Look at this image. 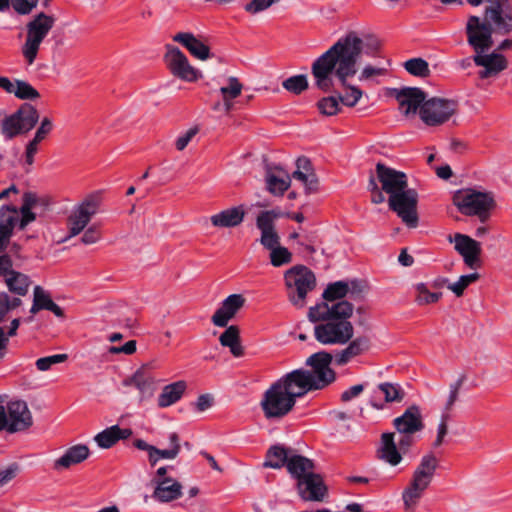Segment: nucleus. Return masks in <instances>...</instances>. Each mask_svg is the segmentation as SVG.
<instances>
[{"label":"nucleus","mask_w":512,"mask_h":512,"mask_svg":"<svg viewBox=\"0 0 512 512\" xmlns=\"http://www.w3.org/2000/svg\"><path fill=\"white\" fill-rule=\"evenodd\" d=\"M378 48L379 42L373 37L363 40L356 32L347 33L312 63L311 73L315 86L323 92H328L334 87L336 78L343 87L350 90L344 96L339 94L341 103L354 107L362 97V90L348 85L347 81L356 75L357 62L361 54L365 52L373 55Z\"/></svg>","instance_id":"obj_1"},{"label":"nucleus","mask_w":512,"mask_h":512,"mask_svg":"<svg viewBox=\"0 0 512 512\" xmlns=\"http://www.w3.org/2000/svg\"><path fill=\"white\" fill-rule=\"evenodd\" d=\"M487 3L483 20L476 15L468 17L465 27L467 42L490 43L493 33L504 36L512 32V5L509 0H487Z\"/></svg>","instance_id":"obj_2"},{"label":"nucleus","mask_w":512,"mask_h":512,"mask_svg":"<svg viewBox=\"0 0 512 512\" xmlns=\"http://www.w3.org/2000/svg\"><path fill=\"white\" fill-rule=\"evenodd\" d=\"M437 467L438 460L432 453L421 458L420 463L412 475L410 484L402 493L406 510H411L415 507L424 491L431 484Z\"/></svg>","instance_id":"obj_3"},{"label":"nucleus","mask_w":512,"mask_h":512,"mask_svg":"<svg viewBox=\"0 0 512 512\" xmlns=\"http://www.w3.org/2000/svg\"><path fill=\"white\" fill-rule=\"evenodd\" d=\"M454 205L466 216H477L480 222L485 223L495 207L493 195L489 192H480L474 189L458 191L453 197Z\"/></svg>","instance_id":"obj_4"},{"label":"nucleus","mask_w":512,"mask_h":512,"mask_svg":"<svg viewBox=\"0 0 512 512\" xmlns=\"http://www.w3.org/2000/svg\"><path fill=\"white\" fill-rule=\"evenodd\" d=\"M296 401L295 395L277 380L264 392L260 407L267 419H280L293 410Z\"/></svg>","instance_id":"obj_5"},{"label":"nucleus","mask_w":512,"mask_h":512,"mask_svg":"<svg viewBox=\"0 0 512 512\" xmlns=\"http://www.w3.org/2000/svg\"><path fill=\"white\" fill-rule=\"evenodd\" d=\"M289 289V300L293 305L303 307L308 292L316 286L315 274L306 266L296 265L285 272Z\"/></svg>","instance_id":"obj_6"},{"label":"nucleus","mask_w":512,"mask_h":512,"mask_svg":"<svg viewBox=\"0 0 512 512\" xmlns=\"http://www.w3.org/2000/svg\"><path fill=\"white\" fill-rule=\"evenodd\" d=\"M468 44L475 53L473 55V62L475 65L482 67L478 72L479 78H495L508 67V61L501 53L497 51L488 53L493 47L494 41H490V43L481 42L479 44L468 42Z\"/></svg>","instance_id":"obj_7"},{"label":"nucleus","mask_w":512,"mask_h":512,"mask_svg":"<svg viewBox=\"0 0 512 512\" xmlns=\"http://www.w3.org/2000/svg\"><path fill=\"white\" fill-rule=\"evenodd\" d=\"M55 19L41 12L27 24L26 40L22 47V53L28 64H33L41 43L53 28Z\"/></svg>","instance_id":"obj_8"},{"label":"nucleus","mask_w":512,"mask_h":512,"mask_svg":"<svg viewBox=\"0 0 512 512\" xmlns=\"http://www.w3.org/2000/svg\"><path fill=\"white\" fill-rule=\"evenodd\" d=\"M325 323L314 327L315 339L323 345L347 344L354 334V328L350 321H338L335 319L323 320Z\"/></svg>","instance_id":"obj_9"},{"label":"nucleus","mask_w":512,"mask_h":512,"mask_svg":"<svg viewBox=\"0 0 512 512\" xmlns=\"http://www.w3.org/2000/svg\"><path fill=\"white\" fill-rule=\"evenodd\" d=\"M417 204L418 193L413 188H407L388 198L389 208L409 228H416L418 226Z\"/></svg>","instance_id":"obj_10"},{"label":"nucleus","mask_w":512,"mask_h":512,"mask_svg":"<svg viewBox=\"0 0 512 512\" xmlns=\"http://www.w3.org/2000/svg\"><path fill=\"white\" fill-rule=\"evenodd\" d=\"M458 104L454 100L433 97L421 106L419 115L428 126H438L447 122L457 111Z\"/></svg>","instance_id":"obj_11"},{"label":"nucleus","mask_w":512,"mask_h":512,"mask_svg":"<svg viewBox=\"0 0 512 512\" xmlns=\"http://www.w3.org/2000/svg\"><path fill=\"white\" fill-rule=\"evenodd\" d=\"M332 361V354L326 351L314 353L306 359V365L311 368L308 373L312 376L315 385H319V390L335 381L336 373L330 367Z\"/></svg>","instance_id":"obj_12"},{"label":"nucleus","mask_w":512,"mask_h":512,"mask_svg":"<svg viewBox=\"0 0 512 512\" xmlns=\"http://www.w3.org/2000/svg\"><path fill=\"white\" fill-rule=\"evenodd\" d=\"M399 435L397 444L394 433L387 432L381 436V458L392 466H396L401 462V452L406 453L414 442L413 434L399 433Z\"/></svg>","instance_id":"obj_13"},{"label":"nucleus","mask_w":512,"mask_h":512,"mask_svg":"<svg viewBox=\"0 0 512 512\" xmlns=\"http://www.w3.org/2000/svg\"><path fill=\"white\" fill-rule=\"evenodd\" d=\"M166 48L164 60L172 75L187 82L196 81L199 71L190 65L186 55L178 47L167 45Z\"/></svg>","instance_id":"obj_14"},{"label":"nucleus","mask_w":512,"mask_h":512,"mask_svg":"<svg viewBox=\"0 0 512 512\" xmlns=\"http://www.w3.org/2000/svg\"><path fill=\"white\" fill-rule=\"evenodd\" d=\"M354 311V305L347 301L341 300L338 302H322L309 309V319L312 322H319V320L335 319L338 321H350Z\"/></svg>","instance_id":"obj_15"},{"label":"nucleus","mask_w":512,"mask_h":512,"mask_svg":"<svg viewBox=\"0 0 512 512\" xmlns=\"http://www.w3.org/2000/svg\"><path fill=\"white\" fill-rule=\"evenodd\" d=\"M376 177L381 184V189L390 196L408 188L407 175L394 168L378 162L376 164Z\"/></svg>","instance_id":"obj_16"},{"label":"nucleus","mask_w":512,"mask_h":512,"mask_svg":"<svg viewBox=\"0 0 512 512\" xmlns=\"http://www.w3.org/2000/svg\"><path fill=\"white\" fill-rule=\"evenodd\" d=\"M278 381L295 395L296 400L310 391L319 390V385H315L308 369H295L282 376Z\"/></svg>","instance_id":"obj_17"},{"label":"nucleus","mask_w":512,"mask_h":512,"mask_svg":"<svg viewBox=\"0 0 512 512\" xmlns=\"http://www.w3.org/2000/svg\"><path fill=\"white\" fill-rule=\"evenodd\" d=\"M7 432L16 433L27 430L33 425L32 414L28 405L23 400H15L7 403Z\"/></svg>","instance_id":"obj_18"},{"label":"nucleus","mask_w":512,"mask_h":512,"mask_svg":"<svg viewBox=\"0 0 512 512\" xmlns=\"http://www.w3.org/2000/svg\"><path fill=\"white\" fill-rule=\"evenodd\" d=\"M296 489L299 497L303 501L323 502L328 494V488L319 473L309 474L302 477L296 483Z\"/></svg>","instance_id":"obj_19"},{"label":"nucleus","mask_w":512,"mask_h":512,"mask_svg":"<svg viewBox=\"0 0 512 512\" xmlns=\"http://www.w3.org/2000/svg\"><path fill=\"white\" fill-rule=\"evenodd\" d=\"M394 96L399 103V110L405 116L415 115L420 112L421 106L425 103L426 93L418 87H403L394 89Z\"/></svg>","instance_id":"obj_20"},{"label":"nucleus","mask_w":512,"mask_h":512,"mask_svg":"<svg viewBox=\"0 0 512 512\" xmlns=\"http://www.w3.org/2000/svg\"><path fill=\"white\" fill-rule=\"evenodd\" d=\"M159 380L154 376L151 368L144 365L139 368L131 377L123 380L124 386H134L140 394L141 400L150 399L157 390Z\"/></svg>","instance_id":"obj_21"},{"label":"nucleus","mask_w":512,"mask_h":512,"mask_svg":"<svg viewBox=\"0 0 512 512\" xmlns=\"http://www.w3.org/2000/svg\"><path fill=\"white\" fill-rule=\"evenodd\" d=\"M18 208L12 204H5L0 207V253H4L18 228Z\"/></svg>","instance_id":"obj_22"},{"label":"nucleus","mask_w":512,"mask_h":512,"mask_svg":"<svg viewBox=\"0 0 512 512\" xmlns=\"http://www.w3.org/2000/svg\"><path fill=\"white\" fill-rule=\"evenodd\" d=\"M245 298L241 294H231L213 314L211 321L215 326L227 327L228 322L244 306Z\"/></svg>","instance_id":"obj_23"},{"label":"nucleus","mask_w":512,"mask_h":512,"mask_svg":"<svg viewBox=\"0 0 512 512\" xmlns=\"http://www.w3.org/2000/svg\"><path fill=\"white\" fill-rule=\"evenodd\" d=\"M454 242L455 250L463 257L464 263L469 268H476L482 252L480 242L460 233L455 234Z\"/></svg>","instance_id":"obj_24"},{"label":"nucleus","mask_w":512,"mask_h":512,"mask_svg":"<svg viewBox=\"0 0 512 512\" xmlns=\"http://www.w3.org/2000/svg\"><path fill=\"white\" fill-rule=\"evenodd\" d=\"M394 428L398 433L415 434L424 428L420 407L409 406L404 413L393 420Z\"/></svg>","instance_id":"obj_25"},{"label":"nucleus","mask_w":512,"mask_h":512,"mask_svg":"<svg viewBox=\"0 0 512 512\" xmlns=\"http://www.w3.org/2000/svg\"><path fill=\"white\" fill-rule=\"evenodd\" d=\"M173 41L180 43L193 57L199 60L205 61L212 56L209 46L193 33L179 32L173 36Z\"/></svg>","instance_id":"obj_26"},{"label":"nucleus","mask_w":512,"mask_h":512,"mask_svg":"<svg viewBox=\"0 0 512 512\" xmlns=\"http://www.w3.org/2000/svg\"><path fill=\"white\" fill-rule=\"evenodd\" d=\"M153 481L156 484L153 497L159 502L166 503L181 497L182 485L178 481L171 477L153 479Z\"/></svg>","instance_id":"obj_27"},{"label":"nucleus","mask_w":512,"mask_h":512,"mask_svg":"<svg viewBox=\"0 0 512 512\" xmlns=\"http://www.w3.org/2000/svg\"><path fill=\"white\" fill-rule=\"evenodd\" d=\"M90 455L88 446L77 444L69 447L65 453L54 462V469H68L72 465L82 463Z\"/></svg>","instance_id":"obj_28"},{"label":"nucleus","mask_w":512,"mask_h":512,"mask_svg":"<svg viewBox=\"0 0 512 512\" xmlns=\"http://www.w3.org/2000/svg\"><path fill=\"white\" fill-rule=\"evenodd\" d=\"M348 346L335 355V363L339 366L347 364L352 358L363 354L370 347V340L367 336H359L351 339Z\"/></svg>","instance_id":"obj_29"},{"label":"nucleus","mask_w":512,"mask_h":512,"mask_svg":"<svg viewBox=\"0 0 512 512\" xmlns=\"http://www.w3.org/2000/svg\"><path fill=\"white\" fill-rule=\"evenodd\" d=\"M133 432L130 428H121L113 425L98 433L94 440L100 448L109 449L121 439H128Z\"/></svg>","instance_id":"obj_30"},{"label":"nucleus","mask_w":512,"mask_h":512,"mask_svg":"<svg viewBox=\"0 0 512 512\" xmlns=\"http://www.w3.org/2000/svg\"><path fill=\"white\" fill-rule=\"evenodd\" d=\"M245 217V211L242 206L232 207L223 210L210 217L213 226L220 228H230L240 225Z\"/></svg>","instance_id":"obj_31"},{"label":"nucleus","mask_w":512,"mask_h":512,"mask_svg":"<svg viewBox=\"0 0 512 512\" xmlns=\"http://www.w3.org/2000/svg\"><path fill=\"white\" fill-rule=\"evenodd\" d=\"M291 179L280 167L267 166L266 168V184L268 190L273 194H283L290 186Z\"/></svg>","instance_id":"obj_32"},{"label":"nucleus","mask_w":512,"mask_h":512,"mask_svg":"<svg viewBox=\"0 0 512 512\" xmlns=\"http://www.w3.org/2000/svg\"><path fill=\"white\" fill-rule=\"evenodd\" d=\"M315 468V464L311 459L297 454L296 451L289 458L287 464L288 473L292 478L296 479L297 482H299L302 477L305 478L309 474L316 473Z\"/></svg>","instance_id":"obj_33"},{"label":"nucleus","mask_w":512,"mask_h":512,"mask_svg":"<svg viewBox=\"0 0 512 512\" xmlns=\"http://www.w3.org/2000/svg\"><path fill=\"white\" fill-rule=\"evenodd\" d=\"M294 452L295 450L292 448H286L280 444L273 445L266 453L264 466L273 469H280L284 466L287 468L289 458L294 454Z\"/></svg>","instance_id":"obj_34"},{"label":"nucleus","mask_w":512,"mask_h":512,"mask_svg":"<svg viewBox=\"0 0 512 512\" xmlns=\"http://www.w3.org/2000/svg\"><path fill=\"white\" fill-rule=\"evenodd\" d=\"M186 387V382L182 380L166 385L158 397V406L165 408L176 403L181 399Z\"/></svg>","instance_id":"obj_35"},{"label":"nucleus","mask_w":512,"mask_h":512,"mask_svg":"<svg viewBox=\"0 0 512 512\" xmlns=\"http://www.w3.org/2000/svg\"><path fill=\"white\" fill-rule=\"evenodd\" d=\"M220 344L228 347L230 352L235 357H241L244 354V349L240 342V331L235 325L227 327V329L219 337Z\"/></svg>","instance_id":"obj_36"},{"label":"nucleus","mask_w":512,"mask_h":512,"mask_svg":"<svg viewBox=\"0 0 512 512\" xmlns=\"http://www.w3.org/2000/svg\"><path fill=\"white\" fill-rule=\"evenodd\" d=\"M5 283L11 293L18 296H25L30 286V279L27 275L15 271L11 272V275L5 279Z\"/></svg>","instance_id":"obj_37"},{"label":"nucleus","mask_w":512,"mask_h":512,"mask_svg":"<svg viewBox=\"0 0 512 512\" xmlns=\"http://www.w3.org/2000/svg\"><path fill=\"white\" fill-rule=\"evenodd\" d=\"M24 133L32 130L39 120L37 109L29 103H23L17 110Z\"/></svg>","instance_id":"obj_38"},{"label":"nucleus","mask_w":512,"mask_h":512,"mask_svg":"<svg viewBox=\"0 0 512 512\" xmlns=\"http://www.w3.org/2000/svg\"><path fill=\"white\" fill-rule=\"evenodd\" d=\"M348 295V286L346 281H336L329 283L325 288L322 297L327 303L344 300Z\"/></svg>","instance_id":"obj_39"},{"label":"nucleus","mask_w":512,"mask_h":512,"mask_svg":"<svg viewBox=\"0 0 512 512\" xmlns=\"http://www.w3.org/2000/svg\"><path fill=\"white\" fill-rule=\"evenodd\" d=\"M256 226L261 231L260 243L265 249L270 251L281 245L280 236L278 235L275 226L260 223H256Z\"/></svg>","instance_id":"obj_40"},{"label":"nucleus","mask_w":512,"mask_h":512,"mask_svg":"<svg viewBox=\"0 0 512 512\" xmlns=\"http://www.w3.org/2000/svg\"><path fill=\"white\" fill-rule=\"evenodd\" d=\"M19 118L17 111H15L13 114L6 116L2 120L1 131L6 138L12 139L17 135L24 133Z\"/></svg>","instance_id":"obj_41"},{"label":"nucleus","mask_w":512,"mask_h":512,"mask_svg":"<svg viewBox=\"0 0 512 512\" xmlns=\"http://www.w3.org/2000/svg\"><path fill=\"white\" fill-rule=\"evenodd\" d=\"M39 0H0V12H4L12 5L20 15H27L37 6Z\"/></svg>","instance_id":"obj_42"},{"label":"nucleus","mask_w":512,"mask_h":512,"mask_svg":"<svg viewBox=\"0 0 512 512\" xmlns=\"http://www.w3.org/2000/svg\"><path fill=\"white\" fill-rule=\"evenodd\" d=\"M378 390L384 394V399L387 403L401 402L406 395L404 389L399 384L389 382L379 384Z\"/></svg>","instance_id":"obj_43"},{"label":"nucleus","mask_w":512,"mask_h":512,"mask_svg":"<svg viewBox=\"0 0 512 512\" xmlns=\"http://www.w3.org/2000/svg\"><path fill=\"white\" fill-rule=\"evenodd\" d=\"M408 73L416 77H428L430 75L429 64L423 58H411L404 63Z\"/></svg>","instance_id":"obj_44"},{"label":"nucleus","mask_w":512,"mask_h":512,"mask_svg":"<svg viewBox=\"0 0 512 512\" xmlns=\"http://www.w3.org/2000/svg\"><path fill=\"white\" fill-rule=\"evenodd\" d=\"M282 86L287 91L300 95L303 91L309 87L307 76L304 74L294 75L282 82Z\"/></svg>","instance_id":"obj_45"},{"label":"nucleus","mask_w":512,"mask_h":512,"mask_svg":"<svg viewBox=\"0 0 512 512\" xmlns=\"http://www.w3.org/2000/svg\"><path fill=\"white\" fill-rule=\"evenodd\" d=\"M340 103L339 95L337 97L327 96L321 98L317 102V107L321 114L325 116H334L341 111Z\"/></svg>","instance_id":"obj_46"},{"label":"nucleus","mask_w":512,"mask_h":512,"mask_svg":"<svg viewBox=\"0 0 512 512\" xmlns=\"http://www.w3.org/2000/svg\"><path fill=\"white\" fill-rule=\"evenodd\" d=\"M14 96L21 100H35L40 97V94L27 81L16 79Z\"/></svg>","instance_id":"obj_47"},{"label":"nucleus","mask_w":512,"mask_h":512,"mask_svg":"<svg viewBox=\"0 0 512 512\" xmlns=\"http://www.w3.org/2000/svg\"><path fill=\"white\" fill-rule=\"evenodd\" d=\"M417 296H416V302L419 305H426V304H432L439 301V299L442 297L441 292H430L424 283H418L415 286Z\"/></svg>","instance_id":"obj_48"},{"label":"nucleus","mask_w":512,"mask_h":512,"mask_svg":"<svg viewBox=\"0 0 512 512\" xmlns=\"http://www.w3.org/2000/svg\"><path fill=\"white\" fill-rule=\"evenodd\" d=\"M480 275L478 273H471L467 275H462L458 281L454 283L448 284L447 288L451 290L457 297H461L465 291V289L475 281L479 279Z\"/></svg>","instance_id":"obj_49"},{"label":"nucleus","mask_w":512,"mask_h":512,"mask_svg":"<svg viewBox=\"0 0 512 512\" xmlns=\"http://www.w3.org/2000/svg\"><path fill=\"white\" fill-rule=\"evenodd\" d=\"M89 222L90 219H88L86 215H80V213L75 210L68 218L69 235H78L85 229Z\"/></svg>","instance_id":"obj_50"},{"label":"nucleus","mask_w":512,"mask_h":512,"mask_svg":"<svg viewBox=\"0 0 512 512\" xmlns=\"http://www.w3.org/2000/svg\"><path fill=\"white\" fill-rule=\"evenodd\" d=\"M21 304L22 300L19 297H10L6 292H0V323L10 311Z\"/></svg>","instance_id":"obj_51"},{"label":"nucleus","mask_w":512,"mask_h":512,"mask_svg":"<svg viewBox=\"0 0 512 512\" xmlns=\"http://www.w3.org/2000/svg\"><path fill=\"white\" fill-rule=\"evenodd\" d=\"M270 262L274 267H281L292 262V253L283 246L270 250Z\"/></svg>","instance_id":"obj_52"},{"label":"nucleus","mask_w":512,"mask_h":512,"mask_svg":"<svg viewBox=\"0 0 512 512\" xmlns=\"http://www.w3.org/2000/svg\"><path fill=\"white\" fill-rule=\"evenodd\" d=\"M100 204V198L97 195L88 196L76 209L80 215H86L91 220L92 216L96 214Z\"/></svg>","instance_id":"obj_53"},{"label":"nucleus","mask_w":512,"mask_h":512,"mask_svg":"<svg viewBox=\"0 0 512 512\" xmlns=\"http://www.w3.org/2000/svg\"><path fill=\"white\" fill-rule=\"evenodd\" d=\"M242 84L236 77H229L227 79V85L220 88V92L223 98H237L242 92Z\"/></svg>","instance_id":"obj_54"},{"label":"nucleus","mask_w":512,"mask_h":512,"mask_svg":"<svg viewBox=\"0 0 512 512\" xmlns=\"http://www.w3.org/2000/svg\"><path fill=\"white\" fill-rule=\"evenodd\" d=\"M67 358V354H55L37 359L35 365L39 371H47L52 365L62 363L66 361Z\"/></svg>","instance_id":"obj_55"},{"label":"nucleus","mask_w":512,"mask_h":512,"mask_svg":"<svg viewBox=\"0 0 512 512\" xmlns=\"http://www.w3.org/2000/svg\"><path fill=\"white\" fill-rule=\"evenodd\" d=\"M294 179L301 181L308 193H312L318 188V179L315 173L302 174L300 171H294L292 173Z\"/></svg>","instance_id":"obj_56"},{"label":"nucleus","mask_w":512,"mask_h":512,"mask_svg":"<svg viewBox=\"0 0 512 512\" xmlns=\"http://www.w3.org/2000/svg\"><path fill=\"white\" fill-rule=\"evenodd\" d=\"M33 299L42 310H47L54 302L49 292L44 290L41 286H35L33 290Z\"/></svg>","instance_id":"obj_57"},{"label":"nucleus","mask_w":512,"mask_h":512,"mask_svg":"<svg viewBox=\"0 0 512 512\" xmlns=\"http://www.w3.org/2000/svg\"><path fill=\"white\" fill-rule=\"evenodd\" d=\"M282 212L280 210L272 209V210H264L261 211L256 219V223L275 226L274 222L276 219L282 217Z\"/></svg>","instance_id":"obj_58"},{"label":"nucleus","mask_w":512,"mask_h":512,"mask_svg":"<svg viewBox=\"0 0 512 512\" xmlns=\"http://www.w3.org/2000/svg\"><path fill=\"white\" fill-rule=\"evenodd\" d=\"M368 191L371 192V201L374 204H381L385 201V197L383 194V190L378 186L376 179L373 175L370 176L368 186Z\"/></svg>","instance_id":"obj_59"},{"label":"nucleus","mask_w":512,"mask_h":512,"mask_svg":"<svg viewBox=\"0 0 512 512\" xmlns=\"http://www.w3.org/2000/svg\"><path fill=\"white\" fill-rule=\"evenodd\" d=\"M279 0H252L251 2L245 5V10L248 13L256 14L262 12L272 6L274 3H277Z\"/></svg>","instance_id":"obj_60"},{"label":"nucleus","mask_w":512,"mask_h":512,"mask_svg":"<svg viewBox=\"0 0 512 512\" xmlns=\"http://www.w3.org/2000/svg\"><path fill=\"white\" fill-rule=\"evenodd\" d=\"M20 471V466L17 463H12L5 469L0 470V487H3L8 482L13 480Z\"/></svg>","instance_id":"obj_61"},{"label":"nucleus","mask_w":512,"mask_h":512,"mask_svg":"<svg viewBox=\"0 0 512 512\" xmlns=\"http://www.w3.org/2000/svg\"><path fill=\"white\" fill-rule=\"evenodd\" d=\"M348 286V294L352 299H358L362 296L365 290V283L362 280L353 279L346 281Z\"/></svg>","instance_id":"obj_62"},{"label":"nucleus","mask_w":512,"mask_h":512,"mask_svg":"<svg viewBox=\"0 0 512 512\" xmlns=\"http://www.w3.org/2000/svg\"><path fill=\"white\" fill-rule=\"evenodd\" d=\"M100 237L101 233L99 228L96 225H92L85 230L81 238V241L86 245H90L96 243L100 239Z\"/></svg>","instance_id":"obj_63"},{"label":"nucleus","mask_w":512,"mask_h":512,"mask_svg":"<svg viewBox=\"0 0 512 512\" xmlns=\"http://www.w3.org/2000/svg\"><path fill=\"white\" fill-rule=\"evenodd\" d=\"M21 217H18V229L24 230L30 223L36 220V214L32 210L18 209Z\"/></svg>","instance_id":"obj_64"}]
</instances>
